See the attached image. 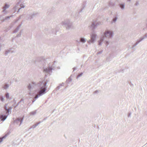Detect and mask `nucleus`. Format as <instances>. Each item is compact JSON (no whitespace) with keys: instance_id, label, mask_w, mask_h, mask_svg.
Segmentation results:
<instances>
[{"instance_id":"nucleus-1","label":"nucleus","mask_w":147,"mask_h":147,"mask_svg":"<svg viewBox=\"0 0 147 147\" xmlns=\"http://www.w3.org/2000/svg\"><path fill=\"white\" fill-rule=\"evenodd\" d=\"M104 35L105 37L109 38L112 36V33L111 31H107L105 32Z\"/></svg>"},{"instance_id":"nucleus-2","label":"nucleus","mask_w":147,"mask_h":147,"mask_svg":"<svg viewBox=\"0 0 147 147\" xmlns=\"http://www.w3.org/2000/svg\"><path fill=\"white\" fill-rule=\"evenodd\" d=\"M45 88L42 89V90H40L38 92V94H37L36 96L35 97V99H36V98H38V95H39V96H40L41 95H42L45 92Z\"/></svg>"},{"instance_id":"nucleus-3","label":"nucleus","mask_w":147,"mask_h":147,"mask_svg":"<svg viewBox=\"0 0 147 147\" xmlns=\"http://www.w3.org/2000/svg\"><path fill=\"white\" fill-rule=\"evenodd\" d=\"M7 117V116H3L2 115L0 116V119L1 118V120L2 121L4 120Z\"/></svg>"},{"instance_id":"nucleus-4","label":"nucleus","mask_w":147,"mask_h":147,"mask_svg":"<svg viewBox=\"0 0 147 147\" xmlns=\"http://www.w3.org/2000/svg\"><path fill=\"white\" fill-rule=\"evenodd\" d=\"M9 7V5L6 4L5 5V6L3 7V11H5L7 8H8Z\"/></svg>"},{"instance_id":"nucleus-5","label":"nucleus","mask_w":147,"mask_h":147,"mask_svg":"<svg viewBox=\"0 0 147 147\" xmlns=\"http://www.w3.org/2000/svg\"><path fill=\"white\" fill-rule=\"evenodd\" d=\"M95 35H92V36H91V38L92 41H94V38H95Z\"/></svg>"},{"instance_id":"nucleus-6","label":"nucleus","mask_w":147,"mask_h":147,"mask_svg":"<svg viewBox=\"0 0 147 147\" xmlns=\"http://www.w3.org/2000/svg\"><path fill=\"white\" fill-rule=\"evenodd\" d=\"M8 87V85L7 84H6L5 85V86H4L3 88L4 89H6Z\"/></svg>"},{"instance_id":"nucleus-7","label":"nucleus","mask_w":147,"mask_h":147,"mask_svg":"<svg viewBox=\"0 0 147 147\" xmlns=\"http://www.w3.org/2000/svg\"><path fill=\"white\" fill-rule=\"evenodd\" d=\"M6 97L7 98H9V94L8 93H7L6 94Z\"/></svg>"},{"instance_id":"nucleus-8","label":"nucleus","mask_w":147,"mask_h":147,"mask_svg":"<svg viewBox=\"0 0 147 147\" xmlns=\"http://www.w3.org/2000/svg\"><path fill=\"white\" fill-rule=\"evenodd\" d=\"M5 109L7 111V113H8L9 112L10 110V109H7L6 108V107H5Z\"/></svg>"},{"instance_id":"nucleus-9","label":"nucleus","mask_w":147,"mask_h":147,"mask_svg":"<svg viewBox=\"0 0 147 147\" xmlns=\"http://www.w3.org/2000/svg\"><path fill=\"white\" fill-rule=\"evenodd\" d=\"M81 41L82 42H85V40L83 38H82L81 39Z\"/></svg>"},{"instance_id":"nucleus-10","label":"nucleus","mask_w":147,"mask_h":147,"mask_svg":"<svg viewBox=\"0 0 147 147\" xmlns=\"http://www.w3.org/2000/svg\"><path fill=\"white\" fill-rule=\"evenodd\" d=\"M120 7H121V8H122V9H123L124 8V6L123 5V4H121L120 5Z\"/></svg>"},{"instance_id":"nucleus-11","label":"nucleus","mask_w":147,"mask_h":147,"mask_svg":"<svg viewBox=\"0 0 147 147\" xmlns=\"http://www.w3.org/2000/svg\"><path fill=\"white\" fill-rule=\"evenodd\" d=\"M28 88L29 89H30V85H29L28 86Z\"/></svg>"},{"instance_id":"nucleus-12","label":"nucleus","mask_w":147,"mask_h":147,"mask_svg":"<svg viewBox=\"0 0 147 147\" xmlns=\"http://www.w3.org/2000/svg\"><path fill=\"white\" fill-rule=\"evenodd\" d=\"M117 20V18H115V19H114L113 20V21H114V22H115Z\"/></svg>"},{"instance_id":"nucleus-13","label":"nucleus","mask_w":147,"mask_h":147,"mask_svg":"<svg viewBox=\"0 0 147 147\" xmlns=\"http://www.w3.org/2000/svg\"><path fill=\"white\" fill-rule=\"evenodd\" d=\"M1 100L2 101H3V98H1Z\"/></svg>"},{"instance_id":"nucleus-14","label":"nucleus","mask_w":147,"mask_h":147,"mask_svg":"<svg viewBox=\"0 0 147 147\" xmlns=\"http://www.w3.org/2000/svg\"><path fill=\"white\" fill-rule=\"evenodd\" d=\"M23 119H21L20 121V122H21Z\"/></svg>"},{"instance_id":"nucleus-15","label":"nucleus","mask_w":147,"mask_h":147,"mask_svg":"<svg viewBox=\"0 0 147 147\" xmlns=\"http://www.w3.org/2000/svg\"><path fill=\"white\" fill-rule=\"evenodd\" d=\"M99 44L100 45V43H99Z\"/></svg>"}]
</instances>
